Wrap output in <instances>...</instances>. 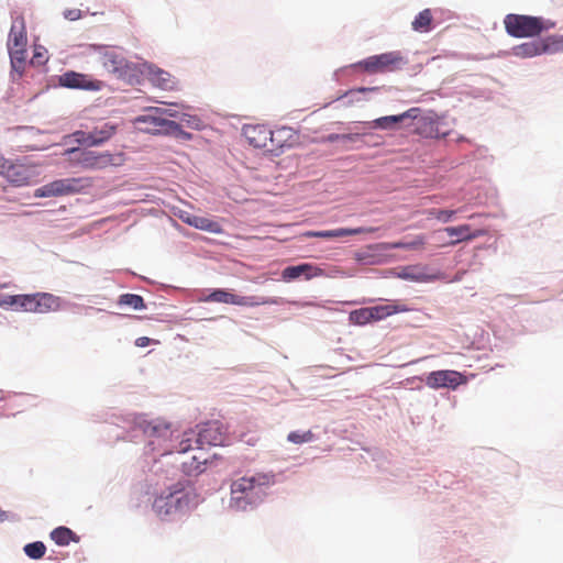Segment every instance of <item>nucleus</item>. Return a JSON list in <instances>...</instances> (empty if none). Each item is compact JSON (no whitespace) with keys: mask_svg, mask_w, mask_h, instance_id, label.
<instances>
[{"mask_svg":"<svg viewBox=\"0 0 563 563\" xmlns=\"http://www.w3.org/2000/svg\"><path fill=\"white\" fill-rule=\"evenodd\" d=\"M136 427L148 439V446L152 452L158 455L186 453L194 449L192 431L185 432L183 439L179 440V437L175 435L172 424L162 419L139 418Z\"/></svg>","mask_w":563,"mask_h":563,"instance_id":"nucleus-1","label":"nucleus"},{"mask_svg":"<svg viewBox=\"0 0 563 563\" xmlns=\"http://www.w3.org/2000/svg\"><path fill=\"white\" fill-rule=\"evenodd\" d=\"M63 155L70 165L79 166L87 170H103L110 167H120L126 161L123 152H99L79 147L68 148Z\"/></svg>","mask_w":563,"mask_h":563,"instance_id":"nucleus-2","label":"nucleus"},{"mask_svg":"<svg viewBox=\"0 0 563 563\" xmlns=\"http://www.w3.org/2000/svg\"><path fill=\"white\" fill-rule=\"evenodd\" d=\"M272 482L273 476L267 474L244 476L234 481L231 485L230 506L235 510H245L257 504L264 495V487Z\"/></svg>","mask_w":563,"mask_h":563,"instance_id":"nucleus-3","label":"nucleus"},{"mask_svg":"<svg viewBox=\"0 0 563 563\" xmlns=\"http://www.w3.org/2000/svg\"><path fill=\"white\" fill-rule=\"evenodd\" d=\"M197 503V494L177 483L154 499L153 510L161 519H167L177 512L189 510Z\"/></svg>","mask_w":563,"mask_h":563,"instance_id":"nucleus-4","label":"nucleus"},{"mask_svg":"<svg viewBox=\"0 0 563 563\" xmlns=\"http://www.w3.org/2000/svg\"><path fill=\"white\" fill-rule=\"evenodd\" d=\"M506 32L514 37H533L555 26V22L541 16L510 13L504 20Z\"/></svg>","mask_w":563,"mask_h":563,"instance_id":"nucleus-5","label":"nucleus"},{"mask_svg":"<svg viewBox=\"0 0 563 563\" xmlns=\"http://www.w3.org/2000/svg\"><path fill=\"white\" fill-rule=\"evenodd\" d=\"M166 117H177L173 109L151 107L145 113L135 118L134 123L142 132L152 134H166L177 128V122L167 120Z\"/></svg>","mask_w":563,"mask_h":563,"instance_id":"nucleus-6","label":"nucleus"},{"mask_svg":"<svg viewBox=\"0 0 563 563\" xmlns=\"http://www.w3.org/2000/svg\"><path fill=\"white\" fill-rule=\"evenodd\" d=\"M408 59L398 51L369 56L355 66L368 74L391 73L401 69Z\"/></svg>","mask_w":563,"mask_h":563,"instance_id":"nucleus-7","label":"nucleus"},{"mask_svg":"<svg viewBox=\"0 0 563 563\" xmlns=\"http://www.w3.org/2000/svg\"><path fill=\"white\" fill-rule=\"evenodd\" d=\"M100 63L115 78L128 84L137 81L140 75L137 65L126 60L122 55L113 51H106L100 56Z\"/></svg>","mask_w":563,"mask_h":563,"instance_id":"nucleus-8","label":"nucleus"},{"mask_svg":"<svg viewBox=\"0 0 563 563\" xmlns=\"http://www.w3.org/2000/svg\"><path fill=\"white\" fill-rule=\"evenodd\" d=\"M38 166L25 159L10 161L2 177L16 187L31 186L38 181Z\"/></svg>","mask_w":563,"mask_h":563,"instance_id":"nucleus-9","label":"nucleus"},{"mask_svg":"<svg viewBox=\"0 0 563 563\" xmlns=\"http://www.w3.org/2000/svg\"><path fill=\"white\" fill-rule=\"evenodd\" d=\"M205 302H221L242 307H255L264 305H274L276 300L268 297L239 296L227 289H214L208 296L201 299Z\"/></svg>","mask_w":563,"mask_h":563,"instance_id":"nucleus-10","label":"nucleus"},{"mask_svg":"<svg viewBox=\"0 0 563 563\" xmlns=\"http://www.w3.org/2000/svg\"><path fill=\"white\" fill-rule=\"evenodd\" d=\"M89 186L87 178H64L44 185L34 191V197H58L71 195Z\"/></svg>","mask_w":563,"mask_h":563,"instance_id":"nucleus-11","label":"nucleus"},{"mask_svg":"<svg viewBox=\"0 0 563 563\" xmlns=\"http://www.w3.org/2000/svg\"><path fill=\"white\" fill-rule=\"evenodd\" d=\"M191 437L192 443L197 444L198 449H202L205 445L217 446L224 443L225 431L220 421H210L200 428L197 438L194 432Z\"/></svg>","mask_w":563,"mask_h":563,"instance_id":"nucleus-12","label":"nucleus"},{"mask_svg":"<svg viewBox=\"0 0 563 563\" xmlns=\"http://www.w3.org/2000/svg\"><path fill=\"white\" fill-rule=\"evenodd\" d=\"M466 383L463 374L456 371L443 369L431 372L427 378L426 384L432 389L452 388L455 389L461 384Z\"/></svg>","mask_w":563,"mask_h":563,"instance_id":"nucleus-13","label":"nucleus"},{"mask_svg":"<svg viewBox=\"0 0 563 563\" xmlns=\"http://www.w3.org/2000/svg\"><path fill=\"white\" fill-rule=\"evenodd\" d=\"M59 84L63 87L71 89H84V90H100L102 82L95 80L88 75L79 74L76 71H66L59 76Z\"/></svg>","mask_w":563,"mask_h":563,"instance_id":"nucleus-14","label":"nucleus"},{"mask_svg":"<svg viewBox=\"0 0 563 563\" xmlns=\"http://www.w3.org/2000/svg\"><path fill=\"white\" fill-rule=\"evenodd\" d=\"M242 133L250 145L267 151L269 141H272V130L267 125L246 124L243 126Z\"/></svg>","mask_w":563,"mask_h":563,"instance_id":"nucleus-15","label":"nucleus"},{"mask_svg":"<svg viewBox=\"0 0 563 563\" xmlns=\"http://www.w3.org/2000/svg\"><path fill=\"white\" fill-rule=\"evenodd\" d=\"M325 276L324 271L311 263H302L295 266H287L282 272V277L286 282H290L294 279H298L303 277L306 280H310L312 278Z\"/></svg>","mask_w":563,"mask_h":563,"instance_id":"nucleus-16","label":"nucleus"},{"mask_svg":"<svg viewBox=\"0 0 563 563\" xmlns=\"http://www.w3.org/2000/svg\"><path fill=\"white\" fill-rule=\"evenodd\" d=\"M30 305L27 312L47 313L59 309V298L47 292H37L30 295Z\"/></svg>","mask_w":563,"mask_h":563,"instance_id":"nucleus-17","label":"nucleus"},{"mask_svg":"<svg viewBox=\"0 0 563 563\" xmlns=\"http://www.w3.org/2000/svg\"><path fill=\"white\" fill-rule=\"evenodd\" d=\"M376 231L375 228L372 227H360L354 229L347 228H339L334 230H324V231H307L302 233L303 238H321V239H338L350 235H357L364 233H374Z\"/></svg>","mask_w":563,"mask_h":563,"instance_id":"nucleus-18","label":"nucleus"},{"mask_svg":"<svg viewBox=\"0 0 563 563\" xmlns=\"http://www.w3.org/2000/svg\"><path fill=\"white\" fill-rule=\"evenodd\" d=\"M27 45V35H26V26L25 21L22 15H16L13 19L7 46L11 47H26Z\"/></svg>","mask_w":563,"mask_h":563,"instance_id":"nucleus-19","label":"nucleus"},{"mask_svg":"<svg viewBox=\"0 0 563 563\" xmlns=\"http://www.w3.org/2000/svg\"><path fill=\"white\" fill-rule=\"evenodd\" d=\"M418 112V108H411L397 115L382 117L372 121L371 126L373 129L394 130L397 128V124L404 122L406 119H415Z\"/></svg>","mask_w":563,"mask_h":563,"instance_id":"nucleus-20","label":"nucleus"},{"mask_svg":"<svg viewBox=\"0 0 563 563\" xmlns=\"http://www.w3.org/2000/svg\"><path fill=\"white\" fill-rule=\"evenodd\" d=\"M444 231L448 233V235L455 238V240H452L445 244L448 246H453L460 242L471 241L483 235L482 230H476L472 232L471 227L468 224H462L459 227H448L444 229Z\"/></svg>","mask_w":563,"mask_h":563,"instance_id":"nucleus-21","label":"nucleus"},{"mask_svg":"<svg viewBox=\"0 0 563 563\" xmlns=\"http://www.w3.org/2000/svg\"><path fill=\"white\" fill-rule=\"evenodd\" d=\"M118 131V125L112 122H104L90 131L93 146H100L108 142Z\"/></svg>","mask_w":563,"mask_h":563,"instance_id":"nucleus-22","label":"nucleus"},{"mask_svg":"<svg viewBox=\"0 0 563 563\" xmlns=\"http://www.w3.org/2000/svg\"><path fill=\"white\" fill-rule=\"evenodd\" d=\"M369 312L371 321H380L389 316L398 312H406L409 309L404 305H378L374 307H367Z\"/></svg>","mask_w":563,"mask_h":563,"instance_id":"nucleus-23","label":"nucleus"},{"mask_svg":"<svg viewBox=\"0 0 563 563\" xmlns=\"http://www.w3.org/2000/svg\"><path fill=\"white\" fill-rule=\"evenodd\" d=\"M398 277L417 283L429 282L432 279V277L426 273V267L421 265H409L402 267L398 273Z\"/></svg>","mask_w":563,"mask_h":563,"instance_id":"nucleus-24","label":"nucleus"},{"mask_svg":"<svg viewBox=\"0 0 563 563\" xmlns=\"http://www.w3.org/2000/svg\"><path fill=\"white\" fill-rule=\"evenodd\" d=\"M148 75H150V80L155 86H157L162 89H165V90L174 89V87L176 85L174 77L169 73H167L161 68L150 67Z\"/></svg>","mask_w":563,"mask_h":563,"instance_id":"nucleus-25","label":"nucleus"},{"mask_svg":"<svg viewBox=\"0 0 563 563\" xmlns=\"http://www.w3.org/2000/svg\"><path fill=\"white\" fill-rule=\"evenodd\" d=\"M292 137V130L289 128H280L272 130V141H269L268 152H276L288 145V141Z\"/></svg>","mask_w":563,"mask_h":563,"instance_id":"nucleus-26","label":"nucleus"},{"mask_svg":"<svg viewBox=\"0 0 563 563\" xmlns=\"http://www.w3.org/2000/svg\"><path fill=\"white\" fill-rule=\"evenodd\" d=\"M51 538L58 545H68L71 541H79V537L73 530L63 526L55 528L51 532Z\"/></svg>","mask_w":563,"mask_h":563,"instance_id":"nucleus-27","label":"nucleus"},{"mask_svg":"<svg viewBox=\"0 0 563 563\" xmlns=\"http://www.w3.org/2000/svg\"><path fill=\"white\" fill-rule=\"evenodd\" d=\"M376 251H382L380 249L376 247V244L367 246L365 250L358 251L354 254V258L363 264L366 265H376L382 263L379 260V253H376Z\"/></svg>","mask_w":563,"mask_h":563,"instance_id":"nucleus-28","label":"nucleus"},{"mask_svg":"<svg viewBox=\"0 0 563 563\" xmlns=\"http://www.w3.org/2000/svg\"><path fill=\"white\" fill-rule=\"evenodd\" d=\"M432 12L430 9H424L415 18L411 25L417 32L426 33L432 29Z\"/></svg>","mask_w":563,"mask_h":563,"instance_id":"nucleus-29","label":"nucleus"},{"mask_svg":"<svg viewBox=\"0 0 563 563\" xmlns=\"http://www.w3.org/2000/svg\"><path fill=\"white\" fill-rule=\"evenodd\" d=\"M539 41L542 54H555L563 51V35H550Z\"/></svg>","mask_w":563,"mask_h":563,"instance_id":"nucleus-30","label":"nucleus"},{"mask_svg":"<svg viewBox=\"0 0 563 563\" xmlns=\"http://www.w3.org/2000/svg\"><path fill=\"white\" fill-rule=\"evenodd\" d=\"M191 227L213 234H221L223 232V229L218 221L206 217L196 216Z\"/></svg>","mask_w":563,"mask_h":563,"instance_id":"nucleus-31","label":"nucleus"},{"mask_svg":"<svg viewBox=\"0 0 563 563\" xmlns=\"http://www.w3.org/2000/svg\"><path fill=\"white\" fill-rule=\"evenodd\" d=\"M8 51L12 68L21 76L26 59V47H11L8 48Z\"/></svg>","mask_w":563,"mask_h":563,"instance_id":"nucleus-32","label":"nucleus"},{"mask_svg":"<svg viewBox=\"0 0 563 563\" xmlns=\"http://www.w3.org/2000/svg\"><path fill=\"white\" fill-rule=\"evenodd\" d=\"M515 54L522 58L541 55V43L540 41L522 43L515 47Z\"/></svg>","mask_w":563,"mask_h":563,"instance_id":"nucleus-33","label":"nucleus"},{"mask_svg":"<svg viewBox=\"0 0 563 563\" xmlns=\"http://www.w3.org/2000/svg\"><path fill=\"white\" fill-rule=\"evenodd\" d=\"M119 305L129 306L134 310H141L145 308L144 299L140 295L135 294H123L119 297Z\"/></svg>","mask_w":563,"mask_h":563,"instance_id":"nucleus-34","label":"nucleus"},{"mask_svg":"<svg viewBox=\"0 0 563 563\" xmlns=\"http://www.w3.org/2000/svg\"><path fill=\"white\" fill-rule=\"evenodd\" d=\"M46 547L43 542L36 541L24 547L25 554L32 560H40L45 554Z\"/></svg>","mask_w":563,"mask_h":563,"instance_id":"nucleus-35","label":"nucleus"},{"mask_svg":"<svg viewBox=\"0 0 563 563\" xmlns=\"http://www.w3.org/2000/svg\"><path fill=\"white\" fill-rule=\"evenodd\" d=\"M349 320L352 323L357 324V325H365V324L372 322L367 307L351 311L350 316H349Z\"/></svg>","mask_w":563,"mask_h":563,"instance_id":"nucleus-36","label":"nucleus"},{"mask_svg":"<svg viewBox=\"0 0 563 563\" xmlns=\"http://www.w3.org/2000/svg\"><path fill=\"white\" fill-rule=\"evenodd\" d=\"M313 438H314V435L310 430L305 431V432L292 431L287 437L288 441L292 442L295 444H302V443L311 442L313 440Z\"/></svg>","mask_w":563,"mask_h":563,"instance_id":"nucleus-37","label":"nucleus"},{"mask_svg":"<svg viewBox=\"0 0 563 563\" xmlns=\"http://www.w3.org/2000/svg\"><path fill=\"white\" fill-rule=\"evenodd\" d=\"M177 113V117L181 123H185L187 126L199 130L201 128V120L197 115H191L188 113H179L178 111L174 110Z\"/></svg>","mask_w":563,"mask_h":563,"instance_id":"nucleus-38","label":"nucleus"},{"mask_svg":"<svg viewBox=\"0 0 563 563\" xmlns=\"http://www.w3.org/2000/svg\"><path fill=\"white\" fill-rule=\"evenodd\" d=\"M455 212L456 211H454V210H440V209H430L427 211L429 217H433L444 223L449 222L452 219V217L455 214Z\"/></svg>","mask_w":563,"mask_h":563,"instance_id":"nucleus-39","label":"nucleus"},{"mask_svg":"<svg viewBox=\"0 0 563 563\" xmlns=\"http://www.w3.org/2000/svg\"><path fill=\"white\" fill-rule=\"evenodd\" d=\"M68 137L69 139H74L75 142H77L78 144L87 145V146H90V147L93 146L92 145V139H91V135H90V131L86 132V131H82V130H78V131H75Z\"/></svg>","mask_w":563,"mask_h":563,"instance_id":"nucleus-40","label":"nucleus"},{"mask_svg":"<svg viewBox=\"0 0 563 563\" xmlns=\"http://www.w3.org/2000/svg\"><path fill=\"white\" fill-rule=\"evenodd\" d=\"M206 462H207V457H205L202 455H194L192 462H190V463L185 462L184 466L188 473L201 472V465L205 464Z\"/></svg>","mask_w":563,"mask_h":563,"instance_id":"nucleus-41","label":"nucleus"},{"mask_svg":"<svg viewBox=\"0 0 563 563\" xmlns=\"http://www.w3.org/2000/svg\"><path fill=\"white\" fill-rule=\"evenodd\" d=\"M426 246V236L417 235L413 240L406 242V250H423Z\"/></svg>","mask_w":563,"mask_h":563,"instance_id":"nucleus-42","label":"nucleus"},{"mask_svg":"<svg viewBox=\"0 0 563 563\" xmlns=\"http://www.w3.org/2000/svg\"><path fill=\"white\" fill-rule=\"evenodd\" d=\"M30 302V295H15L14 306L21 310L27 312Z\"/></svg>","mask_w":563,"mask_h":563,"instance_id":"nucleus-43","label":"nucleus"},{"mask_svg":"<svg viewBox=\"0 0 563 563\" xmlns=\"http://www.w3.org/2000/svg\"><path fill=\"white\" fill-rule=\"evenodd\" d=\"M377 249H380L383 251L391 250V249H404L406 250V242L398 241V242H391V243H378L376 244Z\"/></svg>","mask_w":563,"mask_h":563,"instance_id":"nucleus-44","label":"nucleus"},{"mask_svg":"<svg viewBox=\"0 0 563 563\" xmlns=\"http://www.w3.org/2000/svg\"><path fill=\"white\" fill-rule=\"evenodd\" d=\"M177 128L178 129H173V131H166V134H172V135H175L177 137H180L183 140H190L191 139V134L184 131L180 126L179 123H177Z\"/></svg>","mask_w":563,"mask_h":563,"instance_id":"nucleus-45","label":"nucleus"},{"mask_svg":"<svg viewBox=\"0 0 563 563\" xmlns=\"http://www.w3.org/2000/svg\"><path fill=\"white\" fill-rule=\"evenodd\" d=\"M65 19L69 21H76L81 18V10L79 9H68L64 12Z\"/></svg>","mask_w":563,"mask_h":563,"instance_id":"nucleus-46","label":"nucleus"},{"mask_svg":"<svg viewBox=\"0 0 563 563\" xmlns=\"http://www.w3.org/2000/svg\"><path fill=\"white\" fill-rule=\"evenodd\" d=\"M15 295H0V307L14 306Z\"/></svg>","mask_w":563,"mask_h":563,"instance_id":"nucleus-47","label":"nucleus"},{"mask_svg":"<svg viewBox=\"0 0 563 563\" xmlns=\"http://www.w3.org/2000/svg\"><path fill=\"white\" fill-rule=\"evenodd\" d=\"M178 218L186 224L192 225V221L195 220L196 216L188 212V211H180L178 213Z\"/></svg>","mask_w":563,"mask_h":563,"instance_id":"nucleus-48","label":"nucleus"},{"mask_svg":"<svg viewBox=\"0 0 563 563\" xmlns=\"http://www.w3.org/2000/svg\"><path fill=\"white\" fill-rule=\"evenodd\" d=\"M150 341L151 340L147 336H141L136 339L135 344L140 347H144L148 345Z\"/></svg>","mask_w":563,"mask_h":563,"instance_id":"nucleus-49","label":"nucleus"},{"mask_svg":"<svg viewBox=\"0 0 563 563\" xmlns=\"http://www.w3.org/2000/svg\"><path fill=\"white\" fill-rule=\"evenodd\" d=\"M10 163V159L4 158L0 155V175L2 176V172H4Z\"/></svg>","mask_w":563,"mask_h":563,"instance_id":"nucleus-50","label":"nucleus"},{"mask_svg":"<svg viewBox=\"0 0 563 563\" xmlns=\"http://www.w3.org/2000/svg\"><path fill=\"white\" fill-rule=\"evenodd\" d=\"M7 512L0 508V522H3L4 520H7Z\"/></svg>","mask_w":563,"mask_h":563,"instance_id":"nucleus-51","label":"nucleus"},{"mask_svg":"<svg viewBox=\"0 0 563 563\" xmlns=\"http://www.w3.org/2000/svg\"><path fill=\"white\" fill-rule=\"evenodd\" d=\"M433 125H434V123H433V122H429L430 132H429V134H428V135H430V136H433V133H432V132H433Z\"/></svg>","mask_w":563,"mask_h":563,"instance_id":"nucleus-52","label":"nucleus"},{"mask_svg":"<svg viewBox=\"0 0 563 563\" xmlns=\"http://www.w3.org/2000/svg\"><path fill=\"white\" fill-rule=\"evenodd\" d=\"M41 57H42V55H41V54H35V55H34V58H41Z\"/></svg>","mask_w":563,"mask_h":563,"instance_id":"nucleus-53","label":"nucleus"}]
</instances>
